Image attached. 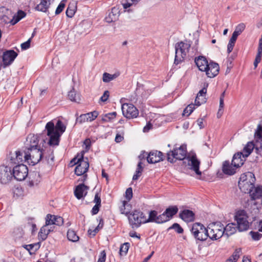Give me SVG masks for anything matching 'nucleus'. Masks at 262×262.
I'll return each mask as SVG.
<instances>
[{"mask_svg":"<svg viewBox=\"0 0 262 262\" xmlns=\"http://www.w3.org/2000/svg\"><path fill=\"white\" fill-rule=\"evenodd\" d=\"M66 128V126L60 120L57 121L55 125L52 121L48 122L46 125V129L47 130V135L49 137L48 144L50 146L58 145L59 142V138L64 132Z\"/></svg>","mask_w":262,"mask_h":262,"instance_id":"1","label":"nucleus"},{"mask_svg":"<svg viewBox=\"0 0 262 262\" xmlns=\"http://www.w3.org/2000/svg\"><path fill=\"white\" fill-rule=\"evenodd\" d=\"M43 152L40 147L25 150V161L29 164L34 165L43 158Z\"/></svg>","mask_w":262,"mask_h":262,"instance_id":"2","label":"nucleus"},{"mask_svg":"<svg viewBox=\"0 0 262 262\" xmlns=\"http://www.w3.org/2000/svg\"><path fill=\"white\" fill-rule=\"evenodd\" d=\"M190 46L189 43L183 41H180L176 44L174 64H178L184 60Z\"/></svg>","mask_w":262,"mask_h":262,"instance_id":"3","label":"nucleus"},{"mask_svg":"<svg viewBox=\"0 0 262 262\" xmlns=\"http://www.w3.org/2000/svg\"><path fill=\"white\" fill-rule=\"evenodd\" d=\"M129 225L133 229L139 228L141 224L146 223V216L139 210H134L128 215Z\"/></svg>","mask_w":262,"mask_h":262,"instance_id":"4","label":"nucleus"},{"mask_svg":"<svg viewBox=\"0 0 262 262\" xmlns=\"http://www.w3.org/2000/svg\"><path fill=\"white\" fill-rule=\"evenodd\" d=\"M207 230L208 237L212 240H217L224 235V225L220 222L209 224Z\"/></svg>","mask_w":262,"mask_h":262,"instance_id":"5","label":"nucleus"},{"mask_svg":"<svg viewBox=\"0 0 262 262\" xmlns=\"http://www.w3.org/2000/svg\"><path fill=\"white\" fill-rule=\"evenodd\" d=\"M235 220L237 223V228L239 231H246L249 227L248 216L245 211L239 210L235 215Z\"/></svg>","mask_w":262,"mask_h":262,"instance_id":"6","label":"nucleus"},{"mask_svg":"<svg viewBox=\"0 0 262 262\" xmlns=\"http://www.w3.org/2000/svg\"><path fill=\"white\" fill-rule=\"evenodd\" d=\"M191 231L194 238L198 240L205 241L208 237L207 228L200 223L193 224Z\"/></svg>","mask_w":262,"mask_h":262,"instance_id":"7","label":"nucleus"},{"mask_svg":"<svg viewBox=\"0 0 262 262\" xmlns=\"http://www.w3.org/2000/svg\"><path fill=\"white\" fill-rule=\"evenodd\" d=\"M187 151L185 146H181L179 148H176L173 150H170L167 152V160L170 163L175 162L174 159L176 160H183L186 157Z\"/></svg>","mask_w":262,"mask_h":262,"instance_id":"8","label":"nucleus"},{"mask_svg":"<svg viewBox=\"0 0 262 262\" xmlns=\"http://www.w3.org/2000/svg\"><path fill=\"white\" fill-rule=\"evenodd\" d=\"M73 162L74 163V164H78L75 169V173L77 176L84 174L89 169V163L88 161L83 160V156L78 159H77L76 158H74L71 161V163Z\"/></svg>","mask_w":262,"mask_h":262,"instance_id":"9","label":"nucleus"},{"mask_svg":"<svg viewBox=\"0 0 262 262\" xmlns=\"http://www.w3.org/2000/svg\"><path fill=\"white\" fill-rule=\"evenodd\" d=\"M13 177L17 181H23L26 179L28 174V169L23 164H18L13 169Z\"/></svg>","mask_w":262,"mask_h":262,"instance_id":"10","label":"nucleus"},{"mask_svg":"<svg viewBox=\"0 0 262 262\" xmlns=\"http://www.w3.org/2000/svg\"><path fill=\"white\" fill-rule=\"evenodd\" d=\"M147 156V161L149 163H156L163 161L164 157L163 153L160 151L153 150L147 154L145 151H143L142 154L139 156V158Z\"/></svg>","mask_w":262,"mask_h":262,"instance_id":"11","label":"nucleus"},{"mask_svg":"<svg viewBox=\"0 0 262 262\" xmlns=\"http://www.w3.org/2000/svg\"><path fill=\"white\" fill-rule=\"evenodd\" d=\"M39 142V136L37 135L29 134L28 135L25 143V150H28L33 148L40 147Z\"/></svg>","mask_w":262,"mask_h":262,"instance_id":"12","label":"nucleus"},{"mask_svg":"<svg viewBox=\"0 0 262 262\" xmlns=\"http://www.w3.org/2000/svg\"><path fill=\"white\" fill-rule=\"evenodd\" d=\"M13 178V173L10 167L0 166V183L3 184L9 183Z\"/></svg>","mask_w":262,"mask_h":262,"instance_id":"13","label":"nucleus"},{"mask_svg":"<svg viewBox=\"0 0 262 262\" xmlns=\"http://www.w3.org/2000/svg\"><path fill=\"white\" fill-rule=\"evenodd\" d=\"M123 115L127 118H133L138 116L139 112L137 108L132 104L124 103L122 104Z\"/></svg>","mask_w":262,"mask_h":262,"instance_id":"14","label":"nucleus"},{"mask_svg":"<svg viewBox=\"0 0 262 262\" xmlns=\"http://www.w3.org/2000/svg\"><path fill=\"white\" fill-rule=\"evenodd\" d=\"M186 160L188 161V165L190 166V169L194 171L197 175H201L202 172L200 170V161L197 158L195 154L188 155Z\"/></svg>","mask_w":262,"mask_h":262,"instance_id":"15","label":"nucleus"},{"mask_svg":"<svg viewBox=\"0 0 262 262\" xmlns=\"http://www.w3.org/2000/svg\"><path fill=\"white\" fill-rule=\"evenodd\" d=\"M17 53L13 50H6L2 56L3 68L11 65L17 56Z\"/></svg>","mask_w":262,"mask_h":262,"instance_id":"16","label":"nucleus"},{"mask_svg":"<svg viewBox=\"0 0 262 262\" xmlns=\"http://www.w3.org/2000/svg\"><path fill=\"white\" fill-rule=\"evenodd\" d=\"M9 158L11 163L20 164V163L25 161V151L11 152L9 155Z\"/></svg>","mask_w":262,"mask_h":262,"instance_id":"17","label":"nucleus"},{"mask_svg":"<svg viewBox=\"0 0 262 262\" xmlns=\"http://www.w3.org/2000/svg\"><path fill=\"white\" fill-rule=\"evenodd\" d=\"M63 223V219L61 216H55L48 214L46 217V225H57L61 226Z\"/></svg>","mask_w":262,"mask_h":262,"instance_id":"18","label":"nucleus"},{"mask_svg":"<svg viewBox=\"0 0 262 262\" xmlns=\"http://www.w3.org/2000/svg\"><path fill=\"white\" fill-rule=\"evenodd\" d=\"M220 67L217 63L210 62L208 64L206 74L209 78H213L216 76L219 72Z\"/></svg>","mask_w":262,"mask_h":262,"instance_id":"19","label":"nucleus"},{"mask_svg":"<svg viewBox=\"0 0 262 262\" xmlns=\"http://www.w3.org/2000/svg\"><path fill=\"white\" fill-rule=\"evenodd\" d=\"M151 93V90H145L143 84L137 83V86L135 91L136 96L137 98H147L150 95Z\"/></svg>","mask_w":262,"mask_h":262,"instance_id":"20","label":"nucleus"},{"mask_svg":"<svg viewBox=\"0 0 262 262\" xmlns=\"http://www.w3.org/2000/svg\"><path fill=\"white\" fill-rule=\"evenodd\" d=\"M89 187L83 184H80L77 185L74 190V194L78 200L81 199L86 195Z\"/></svg>","mask_w":262,"mask_h":262,"instance_id":"21","label":"nucleus"},{"mask_svg":"<svg viewBox=\"0 0 262 262\" xmlns=\"http://www.w3.org/2000/svg\"><path fill=\"white\" fill-rule=\"evenodd\" d=\"M236 169L230 163L229 161H225L222 165L223 172L228 176H232L235 173Z\"/></svg>","mask_w":262,"mask_h":262,"instance_id":"22","label":"nucleus"},{"mask_svg":"<svg viewBox=\"0 0 262 262\" xmlns=\"http://www.w3.org/2000/svg\"><path fill=\"white\" fill-rule=\"evenodd\" d=\"M195 63L199 69L205 72L208 67L209 63L205 57L199 56L195 59Z\"/></svg>","mask_w":262,"mask_h":262,"instance_id":"23","label":"nucleus"},{"mask_svg":"<svg viewBox=\"0 0 262 262\" xmlns=\"http://www.w3.org/2000/svg\"><path fill=\"white\" fill-rule=\"evenodd\" d=\"M242 154H243L242 152H238L234 154L231 163L236 169L241 167L244 164L245 158H243V155H242Z\"/></svg>","mask_w":262,"mask_h":262,"instance_id":"24","label":"nucleus"},{"mask_svg":"<svg viewBox=\"0 0 262 262\" xmlns=\"http://www.w3.org/2000/svg\"><path fill=\"white\" fill-rule=\"evenodd\" d=\"M194 213L189 210L185 209L179 214L180 217L185 222H189L194 220Z\"/></svg>","mask_w":262,"mask_h":262,"instance_id":"25","label":"nucleus"},{"mask_svg":"<svg viewBox=\"0 0 262 262\" xmlns=\"http://www.w3.org/2000/svg\"><path fill=\"white\" fill-rule=\"evenodd\" d=\"M251 180L245 183L241 182L238 184L240 190L245 193H250L254 188V183H251Z\"/></svg>","mask_w":262,"mask_h":262,"instance_id":"26","label":"nucleus"},{"mask_svg":"<svg viewBox=\"0 0 262 262\" xmlns=\"http://www.w3.org/2000/svg\"><path fill=\"white\" fill-rule=\"evenodd\" d=\"M120 14L119 9L117 7H114L112 9L111 12L108 16L105 17V20L108 23H111L116 20Z\"/></svg>","mask_w":262,"mask_h":262,"instance_id":"27","label":"nucleus"},{"mask_svg":"<svg viewBox=\"0 0 262 262\" xmlns=\"http://www.w3.org/2000/svg\"><path fill=\"white\" fill-rule=\"evenodd\" d=\"M53 231V227H51L49 228V225H46V224H45V225L40 228L38 233V237L42 241H45L47 238V236L49 233Z\"/></svg>","mask_w":262,"mask_h":262,"instance_id":"28","label":"nucleus"},{"mask_svg":"<svg viewBox=\"0 0 262 262\" xmlns=\"http://www.w3.org/2000/svg\"><path fill=\"white\" fill-rule=\"evenodd\" d=\"M54 0H41L40 3L35 7V10L46 12L51 3Z\"/></svg>","mask_w":262,"mask_h":262,"instance_id":"29","label":"nucleus"},{"mask_svg":"<svg viewBox=\"0 0 262 262\" xmlns=\"http://www.w3.org/2000/svg\"><path fill=\"white\" fill-rule=\"evenodd\" d=\"M251 180V183H255V178L254 174L251 172H247L246 173L242 174L238 181V184L241 182L245 183L248 182L249 180Z\"/></svg>","mask_w":262,"mask_h":262,"instance_id":"30","label":"nucleus"},{"mask_svg":"<svg viewBox=\"0 0 262 262\" xmlns=\"http://www.w3.org/2000/svg\"><path fill=\"white\" fill-rule=\"evenodd\" d=\"M242 254V249L237 248L235 250L232 255L226 259L225 262H237Z\"/></svg>","mask_w":262,"mask_h":262,"instance_id":"31","label":"nucleus"},{"mask_svg":"<svg viewBox=\"0 0 262 262\" xmlns=\"http://www.w3.org/2000/svg\"><path fill=\"white\" fill-rule=\"evenodd\" d=\"M249 195L252 200H256L262 196V187L258 186L255 187L254 186V188L252 189Z\"/></svg>","mask_w":262,"mask_h":262,"instance_id":"32","label":"nucleus"},{"mask_svg":"<svg viewBox=\"0 0 262 262\" xmlns=\"http://www.w3.org/2000/svg\"><path fill=\"white\" fill-rule=\"evenodd\" d=\"M255 146L253 142H249L244 147L243 152V158L247 157L252 151Z\"/></svg>","mask_w":262,"mask_h":262,"instance_id":"33","label":"nucleus"},{"mask_svg":"<svg viewBox=\"0 0 262 262\" xmlns=\"http://www.w3.org/2000/svg\"><path fill=\"white\" fill-rule=\"evenodd\" d=\"M236 227L234 223L228 224L226 227L224 226V233H225L228 236L232 235L236 232Z\"/></svg>","mask_w":262,"mask_h":262,"instance_id":"34","label":"nucleus"},{"mask_svg":"<svg viewBox=\"0 0 262 262\" xmlns=\"http://www.w3.org/2000/svg\"><path fill=\"white\" fill-rule=\"evenodd\" d=\"M178 211V208L176 206H172L167 208L165 212V213L167 215V217L170 220L174 215H175Z\"/></svg>","mask_w":262,"mask_h":262,"instance_id":"35","label":"nucleus"},{"mask_svg":"<svg viewBox=\"0 0 262 262\" xmlns=\"http://www.w3.org/2000/svg\"><path fill=\"white\" fill-rule=\"evenodd\" d=\"M130 206L128 204L127 201H123L122 205L120 207L121 213L124 214L128 216V215L131 212L129 211Z\"/></svg>","mask_w":262,"mask_h":262,"instance_id":"36","label":"nucleus"},{"mask_svg":"<svg viewBox=\"0 0 262 262\" xmlns=\"http://www.w3.org/2000/svg\"><path fill=\"white\" fill-rule=\"evenodd\" d=\"M117 134L115 137V141L117 143L121 142L123 139V135L124 134V130L123 127H118L117 128Z\"/></svg>","mask_w":262,"mask_h":262,"instance_id":"37","label":"nucleus"},{"mask_svg":"<svg viewBox=\"0 0 262 262\" xmlns=\"http://www.w3.org/2000/svg\"><path fill=\"white\" fill-rule=\"evenodd\" d=\"M67 238L69 241L73 242H77L79 239L76 232L71 229H69L67 232Z\"/></svg>","mask_w":262,"mask_h":262,"instance_id":"38","label":"nucleus"},{"mask_svg":"<svg viewBox=\"0 0 262 262\" xmlns=\"http://www.w3.org/2000/svg\"><path fill=\"white\" fill-rule=\"evenodd\" d=\"M119 76L118 74H110L105 72L103 74L102 80L104 82L107 83L115 79Z\"/></svg>","mask_w":262,"mask_h":262,"instance_id":"39","label":"nucleus"},{"mask_svg":"<svg viewBox=\"0 0 262 262\" xmlns=\"http://www.w3.org/2000/svg\"><path fill=\"white\" fill-rule=\"evenodd\" d=\"M117 115L116 112H112L104 115L102 117V121L104 122H110L114 119Z\"/></svg>","mask_w":262,"mask_h":262,"instance_id":"40","label":"nucleus"},{"mask_svg":"<svg viewBox=\"0 0 262 262\" xmlns=\"http://www.w3.org/2000/svg\"><path fill=\"white\" fill-rule=\"evenodd\" d=\"M157 212L155 210H151L149 213V217L148 219L146 217V223L149 222H155L157 223Z\"/></svg>","mask_w":262,"mask_h":262,"instance_id":"41","label":"nucleus"},{"mask_svg":"<svg viewBox=\"0 0 262 262\" xmlns=\"http://www.w3.org/2000/svg\"><path fill=\"white\" fill-rule=\"evenodd\" d=\"M195 109L194 105L193 103H191L187 105V106L184 110L183 115H186L189 116Z\"/></svg>","mask_w":262,"mask_h":262,"instance_id":"42","label":"nucleus"},{"mask_svg":"<svg viewBox=\"0 0 262 262\" xmlns=\"http://www.w3.org/2000/svg\"><path fill=\"white\" fill-rule=\"evenodd\" d=\"M26 15V13L24 12L23 11L19 10L17 12V15L16 16V18L15 19V20L14 21H13V20H12L11 21V24L12 25H15L17 22H18L21 19L25 17Z\"/></svg>","mask_w":262,"mask_h":262,"instance_id":"43","label":"nucleus"},{"mask_svg":"<svg viewBox=\"0 0 262 262\" xmlns=\"http://www.w3.org/2000/svg\"><path fill=\"white\" fill-rule=\"evenodd\" d=\"M169 220L168 217H167V215H166L165 213V212H164L162 214L158 215V217H157V223L161 224V223H163L166 222H167Z\"/></svg>","mask_w":262,"mask_h":262,"instance_id":"44","label":"nucleus"},{"mask_svg":"<svg viewBox=\"0 0 262 262\" xmlns=\"http://www.w3.org/2000/svg\"><path fill=\"white\" fill-rule=\"evenodd\" d=\"M86 114L88 121H92L98 117L99 113L97 111H94L90 113H86Z\"/></svg>","mask_w":262,"mask_h":262,"instance_id":"45","label":"nucleus"},{"mask_svg":"<svg viewBox=\"0 0 262 262\" xmlns=\"http://www.w3.org/2000/svg\"><path fill=\"white\" fill-rule=\"evenodd\" d=\"M75 13V7L73 5V7L70 4L66 11V15L68 17H72Z\"/></svg>","mask_w":262,"mask_h":262,"instance_id":"46","label":"nucleus"},{"mask_svg":"<svg viewBox=\"0 0 262 262\" xmlns=\"http://www.w3.org/2000/svg\"><path fill=\"white\" fill-rule=\"evenodd\" d=\"M140 0H125L126 2L122 4L124 9H126L134 4H136Z\"/></svg>","mask_w":262,"mask_h":262,"instance_id":"47","label":"nucleus"},{"mask_svg":"<svg viewBox=\"0 0 262 262\" xmlns=\"http://www.w3.org/2000/svg\"><path fill=\"white\" fill-rule=\"evenodd\" d=\"M245 25L244 23H241L236 27L235 29L233 32L239 35L245 30Z\"/></svg>","mask_w":262,"mask_h":262,"instance_id":"48","label":"nucleus"},{"mask_svg":"<svg viewBox=\"0 0 262 262\" xmlns=\"http://www.w3.org/2000/svg\"><path fill=\"white\" fill-rule=\"evenodd\" d=\"M129 247V244L128 243L123 244L120 248V254H126L128 250Z\"/></svg>","mask_w":262,"mask_h":262,"instance_id":"49","label":"nucleus"},{"mask_svg":"<svg viewBox=\"0 0 262 262\" xmlns=\"http://www.w3.org/2000/svg\"><path fill=\"white\" fill-rule=\"evenodd\" d=\"M87 116L86 114L81 115L76 119V122L81 124L85 122H88Z\"/></svg>","mask_w":262,"mask_h":262,"instance_id":"50","label":"nucleus"},{"mask_svg":"<svg viewBox=\"0 0 262 262\" xmlns=\"http://www.w3.org/2000/svg\"><path fill=\"white\" fill-rule=\"evenodd\" d=\"M169 229H174L178 233H182L183 232V228L178 223L173 224Z\"/></svg>","mask_w":262,"mask_h":262,"instance_id":"51","label":"nucleus"},{"mask_svg":"<svg viewBox=\"0 0 262 262\" xmlns=\"http://www.w3.org/2000/svg\"><path fill=\"white\" fill-rule=\"evenodd\" d=\"M133 197V190L131 187L128 188L125 191V198L127 200V202Z\"/></svg>","mask_w":262,"mask_h":262,"instance_id":"52","label":"nucleus"},{"mask_svg":"<svg viewBox=\"0 0 262 262\" xmlns=\"http://www.w3.org/2000/svg\"><path fill=\"white\" fill-rule=\"evenodd\" d=\"M250 234L254 241L259 240L262 236V234L259 233L258 232L251 231Z\"/></svg>","mask_w":262,"mask_h":262,"instance_id":"53","label":"nucleus"},{"mask_svg":"<svg viewBox=\"0 0 262 262\" xmlns=\"http://www.w3.org/2000/svg\"><path fill=\"white\" fill-rule=\"evenodd\" d=\"M79 95L78 93H76L75 89L73 88L72 90L69 92L68 96L69 98H75L76 97H79Z\"/></svg>","mask_w":262,"mask_h":262,"instance_id":"54","label":"nucleus"},{"mask_svg":"<svg viewBox=\"0 0 262 262\" xmlns=\"http://www.w3.org/2000/svg\"><path fill=\"white\" fill-rule=\"evenodd\" d=\"M65 4L62 2H61L56 9L55 14L57 15L60 14L63 10Z\"/></svg>","mask_w":262,"mask_h":262,"instance_id":"55","label":"nucleus"},{"mask_svg":"<svg viewBox=\"0 0 262 262\" xmlns=\"http://www.w3.org/2000/svg\"><path fill=\"white\" fill-rule=\"evenodd\" d=\"M31 38H29L27 41L21 44V48L22 50H27L30 47Z\"/></svg>","mask_w":262,"mask_h":262,"instance_id":"56","label":"nucleus"},{"mask_svg":"<svg viewBox=\"0 0 262 262\" xmlns=\"http://www.w3.org/2000/svg\"><path fill=\"white\" fill-rule=\"evenodd\" d=\"M54 157L53 155V152H51L50 155L48 156V157L46 156V160L48 164L50 165H52L54 162Z\"/></svg>","mask_w":262,"mask_h":262,"instance_id":"57","label":"nucleus"},{"mask_svg":"<svg viewBox=\"0 0 262 262\" xmlns=\"http://www.w3.org/2000/svg\"><path fill=\"white\" fill-rule=\"evenodd\" d=\"M106 259V253L104 250L101 251L97 262H105Z\"/></svg>","mask_w":262,"mask_h":262,"instance_id":"58","label":"nucleus"},{"mask_svg":"<svg viewBox=\"0 0 262 262\" xmlns=\"http://www.w3.org/2000/svg\"><path fill=\"white\" fill-rule=\"evenodd\" d=\"M100 206L101 205L95 204V205L93 207L91 211V213L93 215H95L98 213Z\"/></svg>","mask_w":262,"mask_h":262,"instance_id":"59","label":"nucleus"},{"mask_svg":"<svg viewBox=\"0 0 262 262\" xmlns=\"http://www.w3.org/2000/svg\"><path fill=\"white\" fill-rule=\"evenodd\" d=\"M94 202L96 204L101 205L100 195L98 193L95 194Z\"/></svg>","mask_w":262,"mask_h":262,"instance_id":"60","label":"nucleus"},{"mask_svg":"<svg viewBox=\"0 0 262 262\" xmlns=\"http://www.w3.org/2000/svg\"><path fill=\"white\" fill-rule=\"evenodd\" d=\"M142 170H136V173L133 176V180H137L138 179V178L140 177L141 173H142Z\"/></svg>","mask_w":262,"mask_h":262,"instance_id":"61","label":"nucleus"},{"mask_svg":"<svg viewBox=\"0 0 262 262\" xmlns=\"http://www.w3.org/2000/svg\"><path fill=\"white\" fill-rule=\"evenodd\" d=\"M207 90L205 88H203L202 90H201L199 93H198L197 95L195 97V98H198L200 96H204L206 93Z\"/></svg>","mask_w":262,"mask_h":262,"instance_id":"62","label":"nucleus"},{"mask_svg":"<svg viewBox=\"0 0 262 262\" xmlns=\"http://www.w3.org/2000/svg\"><path fill=\"white\" fill-rule=\"evenodd\" d=\"M234 43H231V42H229L227 46V52L228 54L231 53L233 50V47L234 46Z\"/></svg>","mask_w":262,"mask_h":262,"instance_id":"63","label":"nucleus"},{"mask_svg":"<svg viewBox=\"0 0 262 262\" xmlns=\"http://www.w3.org/2000/svg\"><path fill=\"white\" fill-rule=\"evenodd\" d=\"M238 36V35H237L236 33L233 32L231 38L230 39L229 41L231 42V43H235Z\"/></svg>","mask_w":262,"mask_h":262,"instance_id":"64","label":"nucleus"}]
</instances>
